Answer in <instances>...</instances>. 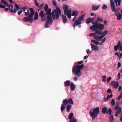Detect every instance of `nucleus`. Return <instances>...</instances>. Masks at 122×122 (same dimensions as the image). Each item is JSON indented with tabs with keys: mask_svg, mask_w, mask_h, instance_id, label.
<instances>
[{
	"mask_svg": "<svg viewBox=\"0 0 122 122\" xmlns=\"http://www.w3.org/2000/svg\"><path fill=\"white\" fill-rule=\"evenodd\" d=\"M83 62V60L81 61L77 62L76 65L73 66L72 70V72L74 74L77 75L78 77L81 76L80 71L84 67V66L82 64Z\"/></svg>",
	"mask_w": 122,
	"mask_h": 122,
	"instance_id": "1",
	"label": "nucleus"
},
{
	"mask_svg": "<svg viewBox=\"0 0 122 122\" xmlns=\"http://www.w3.org/2000/svg\"><path fill=\"white\" fill-rule=\"evenodd\" d=\"M93 25L92 26H90V28L92 31H97L99 30L101 31L104 28V26L103 24L101 23L98 24L97 22H92Z\"/></svg>",
	"mask_w": 122,
	"mask_h": 122,
	"instance_id": "2",
	"label": "nucleus"
},
{
	"mask_svg": "<svg viewBox=\"0 0 122 122\" xmlns=\"http://www.w3.org/2000/svg\"><path fill=\"white\" fill-rule=\"evenodd\" d=\"M110 5L111 7V11L112 12H115V14L116 16L117 19L118 20H120L121 18L120 15V13L117 12L118 10L117 9H116L113 0H110Z\"/></svg>",
	"mask_w": 122,
	"mask_h": 122,
	"instance_id": "3",
	"label": "nucleus"
},
{
	"mask_svg": "<svg viewBox=\"0 0 122 122\" xmlns=\"http://www.w3.org/2000/svg\"><path fill=\"white\" fill-rule=\"evenodd\" d=\"M61 15V12L60 9L58 7H57L52 12L51 15L53 19L57 20L59 18V15Z\"/></svg>",
	"mask_w": 122,
	"mask_h": 122,
	"instance_id": "4",
	"label": "nucleus"
},
{
	"mask_svg": "<svg viewBox=\"0 0 122 122\" xmlns=\"http://www.w3.org/2000/svg\"><path fill=\"white\" fill-rule=\"evenodd\" d=\"M45 11V15H47V19L48 21L52 20L51 14V9L50 8H48V6L47 4H45L44 7Z\"/></svg>",
	"mask_w": 122,
	"mask_h": 122,
	"instance_id": "5",
	"label": "nucleus"
},
{
	"mask_svg": "<svg viewBox=\"0 0 122 122\" xmlns=\"http://www.w3.org/2000/svg\"><path fill=\"white\" fill-rule=\"evenodd\" d=\"M89 114L92 117V119L96 117L99 113V108L96 107L94 109H92L90 110Z\"/></svg>",
	"mask_w": 122,
	"mask_h": 122,
	"instance_id": "6",
	"label": "nucleus"
},
{
	"mask_svg": "<svg viewBox=\"0 0 122 122\" xmlns=\"http://www.w3.org/2000/svg\"><path fill=\"white\" fill-rule=\"evenodd\" d=\"M78 12L76 10H74L72 12L71 15L72 16H74V18L72 20V21H74L75 19L77 18L76 17L78 15Z\"/></svg>",
	"mask_w": 122,
	"mask_h": 122,
	"instance_id": "7",
	"label": "nucleus"
},
{
	"mask_svg": "<svg viewBox=\"0 0 122 122\" xmlns=\"http://www.w3.org/2000/svg\"><path fill=\"white\" fill-rule=\"evenodd\" d=\"M95 31H96L95 33H91L89 34V36H93L94 37L97 34V36H99L102 33L101 31L99 30Z\"/></svg>",
	"mask_w": 122,
	"mask_h": 122,
	"instance_id": "8",
	"label": "nucleus"
},
{
	"mask_svg": "<svg viewBox=\"0 0 122 122\" xmlns=\"http://www.w3.org/2000/svg\"><path fill=\"white\" fill-rule=\"evenodd\" d=\"M110 85L112 86H113L114 88H117L119 86V83L117 82H115L114 81H113L111 82Z\"/></svg>",
	"mask_w": 122,
	"mask_h": 122,
	"instance_id": "9",
	"label": "nucleus"
},
{
	"mask_svg": "<svg viewBox=\"0 0 122 122\" xmlns=\"http://www.w3.org/2000/svg\"><path fill=\"white\" fill-rule=\"evenodd\" d=\"M120 42L119 41L117 44V45H115L114 46V50L115 51H117L118 49L120 47V51H122V47L121 45H120Z\"/></svg>",
	"mask_w": 122,
	"mask_h": 122,
	"instance_id": "10",
	"label": "nucleus"
},
{
	"mask_svg": "<svg viewBox=\"0 0 122 122\" xmlns=\"http://www.w3.org/2000/svg\"><path fill=\"white\" fill-rule=\"evenodd\" d=\"M23 20L24 21L26 22H32L33 21V18H30L28 16L27 17H24L23 19Z\"/></svg>",
	"mask_w": 122,
	"mask_h": 122,
	"instance_id": "11",
	"label": "nucleus"
},
{
	"mask_svg": "<svg viewBox=\"0 0 122 122\" xmlns=\"http://www.w3.org/2000/svg\"><path fill=\"white\" fill-rule=\"evenodd\" d=\"M50 20L48 21V19H47V20L45 23V28H47L49 27V24H51L53 22V21L52 19V20Z\"/></svg>",
	"mask_w": 122,
	"mask_h": 122,
	"instance_id": "12",
	"label": "nucleus"
},
{
	"mask_svg": "<svg viewBox=\"0 0 122 122\" xmlns=\"http://www.w3.org/2000/svg\"><path fill=\"white\" fill-rule=\"evenodd\" d=\"M91 45L92 50L95 51L98 50L99 47L98 46L96 45H95L92 44H91Z\"/></svg>",
	"mask_w": 122,
	"mask_h": 122,
	"instance_id": "13",
	"label": "nucleus"
},
{
	"mask_svg": "<svg viewBox=\"0 0 122 122\" xmlns=\"http://www.w3.org/2000/svg\"><path fill=\"white\" fill-rule=\"evenodd\" d=\"M10 6V10H9V11L11 12L12 13H15L17 12V10L16 9L14 8V10H13V7L12 5H9Z\"/></svg>",
	"mask_w": 122,
	"mask_h": 122,
	"instance_id": "14",
	"label": "nucleus"
},
{
	"mask_svg": "<svg viewBox=\"0 0 122 122\" xmlns=\"http://www.w3.org/2000/svg\"><path fill=\"white\" fill-rule=\"evenodd\" d=\"M62 20L64 23H65L67 21V19L66 16L62 14L61 16Z\"/></svg>",
	"mask_w": 122,
	"mask_h": 122,
	"instance_id": "15",
	"label": "nucleus"
},
{
	"mask_svg": "<svg viewBox=\"0 0 122 122\" xmlns=\"http://www.w3.org/2000/svg\"><path fill=\"white\" fill-rule=\"evenodd\" d=\"M121 109L120 107H118V110H117L116 111V113L115 114V115L117 117L119 114H120L121 113Z\"/></svg>",
	"mask_w": 122,
	"mask_h": 122,
	"instance_id": "16",
	"label": "nucleus"
},
{
	"mask_svg": "<svg viewBox=\"0 0 122 122\" xmlns=\"http://www.w3.org/2000/svg\"><path fill=\"white\" fill-rule=\"evenodd\" d=\"M99 7V5H98L97 6L93 5L92 7V9L93 10H96L98 9Z\"/></svg>",
	"mask_w": 122,
	"mask_h": 122,
	"instance_id": "17",
	"label": "nucleus"
},
{
	"mask_svg": "<svg viewBox=\"0 0 122 122\" xmlns=\"http://www.w3.org/2000/svg\"><path fill=\"white\" fill-rule=\"evenodd\" d=\"M70 89L72 91H74L75 90V85L72 82H71L70 85Z\"/></svg>",
	"mask_w": 122,
	"mask_h": 122,
	"instance_id": "18",
	"label": "nucleus"
},
{
	"mask_svg": "<svg viewBox=\"0 0 122 122\" xmlns=\"http://www.w3.org/2000/svg\"><path fill=\"white\" fill-rule=\"evenodd\" d=\"M70 81L69 80H67L64 82V85L66 87L69 86L70 85Z\"/></svg>",
	"mask_w": 122,
	"mask_h": 122,
	"instance_id": "19",
	"label": "nucleus"
},
{
	"mask_svg": "<svg viewBox=\"0 0 122 122\" xmlns=\"http://www.w3.org/2000/svg\"><path fill=\"white\" fill-rule=\"evenodd\" d=\"M117 6L118 5L120 6V4L121 0H114Z\"/></svg>",
	"mask_w": 122,
	"mask_h": 122,
	"instance_id": "20",
	"label": "nucleus"
},
{
	"mask_svg": "<svg viewBox=\"0 0 122 122\" xmlns=\"http://www.w3.org/2000/svg\"><path fill=\"white\" fill-rule=\"evenodd\" d=\"M74 23L75 25H79L81 24V22L78 19L76 20H75Z\"/></svg>",
	"mask_w": 122,
	"mask_h": 122,
	"instance_id": "21",
	"label": "nucleus"
},
{
	"mask_svg": "<svg viewBox=\"0 0 122 122\" xmlns=\"http://www.w3.org/2000/svg\"><path fill=\"white\" fill-rule=\"evenodd\" d=\"M44 11L43 10L41 11L39 13V16L41 17H44Z\"/></svg>",
	"mask_w": 122,
	"mask_h": 122,
	"instance_id": "22",
	"label": "nucleus"
},
{
	"mask_svg": "<svg viewBox=\"0 0 122 122\" xmlns=\"http://www.w3.org/2000/svg\"><path fill=\"white\" fill-rule=\"evenodd\" d=\"M107 109L105 107H104L102 109V112L103 114L107 113Z\"/></svg>",
	"mask_w": 122,
	"mask_h": 122,
	"instance_id": "23",
	"label": "nucleus"
},
{
	"mask_svg": "<svg viewBox=\"0 0 122 122\" xmlns=\"http://www.w3.org/2000/svg\"><path fill=\"white\" fill-rule=\"evenodd\" d=\"M68 104V99H64L63 100L62 102V104L64 105L65 106L67 105Z\"/></svg>",
	"mask_w": 122,
	"mask_h": 122,
	"instance_id": "24",
	"label": "nucleus"
},
{
	"mask_svg": "<svg viewBox=\"0 0 122 122\" xmlns=\"http://www.w3.org/2000/svg\"><path fill=\"white\" fill-rule=\"evenodd\" d=\"M85 16V14H83L81 17H79L78 18V19L81 22V21L83 20L84 19V18Z\"/></svg>",
	"mask_w": 122,
	"mask_h": 122,
	"instance_id": "25",
	"label": "nucleus"
},
{
	"mask_svg": "<svg viewBox=\"0 0 122 122\" xmlns=\"http://www.w3.org/2000/svg\"><path fill=\"white\" fill-rule=\"evenodd\" d=\"M38 13L36 12L35 13V15L34 16V20H36L38 19Z\"/></svg>",
	"mask_w": 122,
	"mask_h": 122,
	"instance_id": "26",
	"label": "nucleus"
},
{
	"mask_svg": "<svg viewBox=\"0 0 122 122\" xmlns=\"http://www.w3.org/2000/svg\"><path fill=\"white\" fill-rule=\"evenodd\" d=\"M86 22L87 23L89 24L90 22H91L92 21V19L90 18H88L86 20Z\"/></svg>",
	"mask_w": 122,
	"mask_h": 122,
	"instance_id": "27",
	"label": "nucleus"
},
{
	"mask_svg": "<svg viewBox=\"0 0 122 122\" xmlns=\"http://www.w3.org/2000/svg\"><path fill=\"white\" fill-rule=\"evenodd\" d=\"M1 2L3 4L6 5L7 6H8L7 2L5 0H1Z\"/></svg>",
	"mask_w": 122,
	"mask_h": 122,
	"instance_id": "28",
	"label": "nucleus"
},
{
	"mask_svg": "<svg viewBox=\"0 0 122 122\" xmlns=\"http://www.w3.org/2000/svg\"><path fill=\"white\" fill-rule=\"evenodd\" d=\"M71 107V106L69 104L68 105L66 106V110L68 112H69L70 111V109Z\"/></svg>",
	"mask_w": 122,
	"mask_h": 122,
	"instance_id": "29",
	"label": "nucleus"
},
{
	"mask_svg": "<svg viewBox=\"0 0 122 122\" xmlns=\"http://www.w3.org/2000/svg\"><path fill=\"white\" fill-rule=\"evenodd\" d=\"M68 103L72 104H73V102L71 98H69L68 99Z\"/></svg>",
	"mask_w": 122,
	"mask_h": 122,
	"instance_id": "30",
	"label": "nucleus"
},
{
	"mask_svg": "<svg viewBox=\"0 0 122 122\" xmlns=\"http://www.w3.org/2000/svg\"><path fill=\"white\" fill-rule=\"evenodd\" d=\"M91 42H92L94 43L96 45H98L99 43V42L98 41H97L94 40H91Z\"/></svg>",
	"mask_w": 122,
	"mask_h": 122,
	"instance_id": "31",
	"label": "nucleus"
},
{
	"mask_svg": "<svg viewBox=\"0 0 122 122\" xmlns=\"http://www.w3.org/2000/svg\"><path fill=\"white\" fill-rule=\"evenodd\" d=\"M69 122H77V121L76 119L73 117L70 120Z\"/></svg>",
	"mask_w": 122,
	"mask_h": 122,
	"instance_id": "32",
	"label": "nucleus"
},
{
	"mask_svg": "<svg viewBox=\"0 0 122 122\" xmlns=\"http://www.w3.org/2000/svg\"><path fill=\"white\" fill-rule=\"evenodd\" d=\"M73 116V114L72 113H71L69 115L68 118L69 119H72V117Z\"/></svg>",
	"mask_w": 122,
	"mask_h": 122,
	"instance_id": "33",
	"label": "nucleus"
},
{
	"mask_svg": "<svg viewBox=\"0 0 122 122\" xmlns=\"http://www.w3.org/2000/svg\"><path fill=\"white\" fill-rule=\"evenodd\" d=\"M112 96L113 94L112 93H111L110 95H107V98L106 99H105V100L106 101H107L108 100V99H109L110 98L112 97Z\"/></svg>",
	"mask_w": 122,
	"mask_h": 122,
	"instance_id": "34",
	"label": "nucleus"
},
{
	"mask_svg": "<svg viewBox=\"0 0 122 122\" xmlns=\"http://www.w3.org/2000/svg\"><path fill=\"white\" fill-rule=\"evenodd\" d=\"M66 106L62 104L61 108V112H62L65 107Z\"/></svg>",
	"mask_w": 122,
	"mask_h": 122,
	"instance_id": "35",
	"label": "nucleus"
},
{
	"mask_svg": "<svg viewBox=\"0 0 122 122\" xmlns=\"http://www.w3.org/2000/svg\"><path fill=\"white\" fill-rule=\"evenodd\" d=\"M114 117L113 116V115H111L109 118V120H110V122H112V121L114 119Z\"/></svg>",
	"mask_w": 122,
	"mask_h": 122,
	"instance_id": "36",
	"label": "nucleus"
},
{
	"mask_svg": "<svg viewBox=\"0 0 122 122\" xmlns=\"http://www.w3.org/2000/svg\"><path fill=\"white\" fill-rule=\"evenodd\" d=\"M112 106H114L115 104V102L113 99L112 100V101L110 102Z\"/></svg>",
	"mask_w": 122,
	"mask_h": 122,
	"instance_id": "37",
	"label": "nucleus"
},
{
	"mask_svg": "<svg viewBox=\"0 0 122 122\" xmlns=\"http://www.w3.org/2000/svg\"><path fill=\"white\" fill-rule=\"evenodd\" d=\"M108 32L107 31H105L103 32L102 34H101L104 37L105 36L107 35V34Z\"/></svg>",
	"mask_w": 122,
	"mask_h": 122,
	"instance_id": "38",
	"label": "nucleus"
},
{
	"mask_svg": "<svg viewBox=\"0 0 122 122\" xmlns=\"http://www.w3.org/2000/svg\"><path fill=\"white\" fill-rule=\"evenodd\" d=\"M34 14V13L30 12V13L29 14V15L28 16L30 18H33V17Z\"/></svg>",
	"mask_w": 122,
	"mask_h": 122,
	"instance_id": "39",
	"label": "nucleus"
},
{
	"mask_svg": "<svg viewBox=\"0 0 122 122\" xmlns=\"http://www.w3.org/2000/svg\"><path fill=\"white\" fill-rule=\"evenodd\" d=\"M68 6L66 5H65L63 7V10H66L67 11V10L68 9Z\"/></svg>",
	"mask_w": 122,
	"mask_h": 122,
	"instance_id": "40",
	"label": "nucleus"
},
{
	"mask_svg": "<svg viewBox=\"0 0 122 122\" xmlns=\"http://www.w3.org/2000/svg\"><path fill=\"white\" fill-rule=\"evenodd\" d=\"M34 1L35 3V5L37 7H39V3H38L37 1L36 0H34Z\"/></svg>",
	"mask_w": 122,
	"mask_h": 122,
	"instance_id": "41",
	"label": "nucleus"
},
{
	"mask_svg": "<svg viewBox=\"0 0 122 122\" xmlns=\"http://www.w3.org/2000/svg\"><path fill=\"white\" fill-rule=\"evenodd\" d=\"M98 36H97V34L94 37V39L96 40H97V41H100L101 40H100L99 38H98Z\"/></svg>",
	"mask_w": 122,
	"mask_h": 122,
	"instance_id": "42",
	"label": "nucleus"
},
{
	"mask_svg": "<svg viewBox=\"0 0 122 122\" xmlns=\"http://www.w3.org/2000/svg\"><path fill=\"white\" fill-rule=\"evenodd\" d=\"M112 111L111 109L110 108L109 109L107 112V114H109V115H110L111 114Z\"/></svg>",
	"mask_w": 122,
	"mask_h": 122,
	"instance_id": "43",
	"label": "nucleus"
},
{
	"mask_svg": "<svg viewBox=\"0 0 122 122\" xmlns=\"http://www.w3.org/2000/svg\"><path fill=\"white\" fill-rule=\"evenodd\" d=\"M107 8V5L105 4L103 5L102 7V9H106Z\"/></svg>",
	"mask_w": 122,
	"mask_h": 122,
	"instance_id": "44",
	"label": "nucleus"
},
{
	"mask_svg": "<svg viewBox=\"0 0 122 122\" xmlns=\"http://www.w3.org/2000/svg\"><path fill=\"white\" fill-rule=\"evenodd\" d=\"M102 81L104 82H105L106 81V76H103L102 77Z\"/></svg>",
	"mask_w": 122,
	"mask_h": 122,
	"instance_id": "45",
	"label": "nucleus"
},
{
	"mask_svg": "<svg viewBox=\"0 0 122 122\" xmlns=\"http://www.w3.org/2000/svg\"><path fill=\"white\" fill-rule=\"evenodd\" d=\"M26 9L27 8L26 7H24L22 8L21 10H22V11H23L25 12V11L26 10Z\"/></svg>",
	"mask_w": 122,
	"mask_h": 122,
	"instance_id": "46",
	"label": "nucleus"
},
{
	"mask_svg": "<svg viewBox=\"0 0 122 122\" xmlns=\"http://www.w3.org/2000/svg\"><path fill=\"white\" fill-rule=\"evenodd\" d=\"M111 79V77H109L107 79V81L108 83H109V82L110 81Z\"/></svg>",
	"mask_w": 122,
	"mask_h": 122,
	"instance_id": "47",
	"label": "nucleus"
},
{
	"mask_svg": "<svg viewBox=\"0 0 122 122\" xmlns=\"http://www.w3.org/2000/svg\"><path fill=\"white\" fill-rule=\"evenodd\" d=\"M15 8L17 10H18L19 9V6L16 4H15Z\"/></svg>",
	"mask_w": 122,
	"mask_h": 122,
	"instance_id": "48",
	"label": "nucleus"
},
{
	"mask_svg": "<svg viewBox=\"0 0 122 122\" xmlns=\"http://www.w3.org/2000/svg\"><path fill=\"white\" fill-rule=\"evenodd\" d=\"M107 93H111L112 92V91L110 89H109L107 91Z\"/></svg>",
	"mask_w": 122,
	"mask_h": 122,
	"instance_id": "49",
	"label": "nucleus"
},
{
	"mask_svg": "<svg viewBox=\"0 0 122 122\" xmlns=\"http://www.w3.org/2000/svg\"><path fill=\"white\" fill-rule=\"evenodd\" d=\"M30 10L31 12L34 13V10L32 8H30L29 9Z\"/></svg>",
	"mask_w": 122,
	"mask_h": 122,
	"instance_id": "50",
	"label": "nucleus"
},
{
	"mask_svg": "<svg viewBox=\"0 0 122 122\" xmlns=\"http://www.w3.org/2000/svg\"><path fill=\"white\" fill-rule=\"evenodd\" d=\"M5 7V6L4 5H3L2 4L0 3V7L2 8H4Z\"/></svg>",
	"mask_w": 122,
	"mask_h": 122,
	"instance_id": "51",
	"label": "nucleus"
},
{
	"mask_svg": "<svg viewBox=\"0 0 122 122\" xmlns=\"http://www.w3.org/2000/svg\"><path fill=\"white\" fill-rule=\"evenodd\" d=\"M104 37L101 34V35L99 36H98V38H99L100 40H101V39L102 38Z\"/></svg>",
	"mask_w": 122,
	"mask_h": 122,
	"instance_id": "52",
	"label": "nucleus"
},
{
	"mask_svg": "<svg viewBox=\"0 0 122 122\" xmlns=\"http://www.w3.org/2000/svg\"><path fill=\"white\" fill-rule=\"evenodd\" d=\"M53 4L54 6L55 7H56L57 6L56 2L54 1H53Z\"/></svg>",
	"mask_w": 122,
	"mask_h": 122,
	"instance_id": "53",
	"label": "nucleus"
},
{
	"mask_svg": "<svg viewBox=\"0 0 122 122\" xmlns=\"http://www.w3.org/2000/svg\"><path fill=\"white\" fill-rule=\"evenodd\" d=\"M44 5V4H41L40 6H39V7L40 9H41L43 7Z\"/></svg>",
	"mask_w": 122,
	"mask_h": 122,
	"instance_id": "54",
	"label": "nucleus"
},
{
	"mask_svg": "<svg viewBox=\"0 0 122 122\" xmlns=\"http://www.w3.org/2000/svg\"><path fill=\"white\" fill-rule=\"evenodd\" d=\"M118 107V106L117 105H116L115 107H114V108L115 109V110H116L118 109V107Z\"/></svg>",
	"mask_w": 122,
	"mask_h": 122,
	"instance_id": "55",
	"label": "nucleus"
},
{
	"mask_svg": "<svg viewBox=\"0 0 122 122\" xmlns=\"http://www.w3.org/2000/svg\"><path fill=\"white\" fill-rule=\"evenodd\" d=\"M73 79H74V80L75 81H77L78 79V78L77 77V76H75L73 78Z\"/></svg>",
	"mask_w": 122,
	"mask_h": 122,
	"instance_id": "56",
	"label": "nucleus"
},
{
	"mask_svg": "<svg viewBox=\"0 0 122 122\" xmlns=\"http://www.w3.org/2000/svg\"><path fill=\"white\" fill-rule=\"evenodd\" d=\"M71 12L70 10H69L67 11L66 14H71Z\"/></svg>",
	"mask_w": 122,
	"mask_h": 122,
	"instance_id": "57",
	"label": "nucleus"
},
{
	"mask_svg": "<svg viewBox=\"0 0 122 122\" xmlns=\"http://www.w3.org/2000/svg\"><path fill=\"white\" fill-rule=\"evenodd\" d=\"M66 15L69 18H71V14H66Z\"/></svg>",
	"mask_w": 122,
	"mask_h": 122,
	"instance_id": "58",
	"label": "nucleus"
},
{
	"mask_svg": "<svg viewBox=\"0 0 122 122\" xmlns=\"http://www.w3.org/2000/svg\"><path fill=\"white\" fill-rule=\"evenodd\" d=\"M86 51L88 54H89L91 52V51H90L89 49H87L86 50Z\"/></svg>",
	"mask_w": 122,
	"mask_h": 122,
	"instance_id": "59",
	"label": "nucleus"
},
{
	"mask_svg": "<svg viewBox=\"0 0 122 122\" xmlns=\"http://www.w3.org/2000/svg\"><path fill=\"white\" fill-rule=\"evenodd\" d=\"M121 65L120 62H119L118 64V66L117 67V68H119L121 66Z\"/></svg>",
	"mask_w": 122,
	"mask_h": 122,
	"instance_id": "60",
	"label": "nucleus"
},
{
	"mask_svg": "<svg viewBox=\"0 0 122 122\" xmlns=\"http://www.w3.org/2000/svg\"><path fill=\"white\" fill-rule=\"evenodd\" d=\"M8 6H9L8 8H5L4 9V10L5 11H7L8 10H9L10 9V6H9V5H8Z\"/></svg>",
	"mask_w": 122,
	"mask_h": 122,
	"instance_id": "61",
	"label": "nucleus"
},
{
	"mask_svg": "<svg viewBox=\"0 0 122 122\" xmlns=\"http://www.w3.org/2000/svg\"><path fill=\"white\" fill-rule=\"evenodd\" d=\"M22 12V10H21L18 11L17 12V13L18 15H20L21 13Z\"/></svg>",
	"mask_w": 122,
	"mask_h": 122,
	"instance_id": "62",
	"label": "nucleus"
},
{
	"mask_svg": "<svg viewBox=\"0 0 122 122\" xmlns=\"http://www.w3.org/2000/svg\"><path fill=\"white\" fill-rule=\"evenodd\" d=\"M45 19L44 18V17H41V20L42 21H45Z\"/></svg>",
	"mask_w": 122,
	"mask_h": 122,
	"instance_id": "63",
	"label": "nucleus"
},
{
	"mask_svg": "<svg viewBox=\"0 0 122 122\" xmlns=\"http://www.w3.org/2000/svg\"><path fill=\"white\" fill-rule=\"evenodd\" d=\"M89 55H87V56H84V59H86L88 57Z\"/></svg>",
	"mask_w": 122,
	"mask_h": 122,
	"instance_id": "64",
	"label": "nucleus"
}]
</instances>
